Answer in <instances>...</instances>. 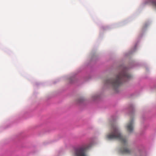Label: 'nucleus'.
<instances>
[{
	"instance_id": "obj_3",
	"label": "nucleus",
	"mask_w": 156,
	"mask_h": 156,
	"mask_svg": "<svg viewBox=\"0 0 156 156\" xmlns=\"http://www.w3.org/2000/svg\"><path fill=\"white\" fill-rule=\"evenodd\" d=\"M92 146V144L81 146L75 148L73 154V156H88L87 150Z\"/></svg>"
},
{
	"instance_id": "obj_2",
	"label": "nucleus",
	"mask_w": 156,
	"mask_h": 156,
	"mask_svg": "<svg viewBox=\"0 0 156 156\" xmlns=\"http://www.w3.org/2000/svg\"><path fill=\"white\" fill-rule=\"evenodd\" d=\"M131 77V76L127 73L126 69L124 68L122 71L116 76L115 79H108L106 80L105 83L112 85L114 90L117 92L119 87L124 82L130 79Z\"/></svg>"
},
{
	"instance_id": "obj_1",
	"label": "nucleus",
	"mask_w": 156,
	"mask_h": 156,
	"mask_svg": "<svg viewBox=\"0 0 156 156\" xmlns=\"http://www.w3.org/2000/svg\"><path fill=\"white\" fill-rule=\"evenodd\" d=\"M106 138L108 140L117 139L120 141L122 144V147L120 149L122 154H129L131 153L132 151L128 147L126 139L122 135L116 125H112L111 131L107 134Z\"/></svg>"
},
{
	"instance_id": "obj_5",
	"label": "nucleus",
	"mask_w": 156,
	"mask_h": 156,
	"mask_svg": "<svg viewBox=\"0 0 156 156\" xmlns=\"http://www.w3.org/2000/svg\"><path fill=\"white\" fill-rule=\"evenodd\" d=\"M146 4L151 5L156 8V0H148Z\"/></svg>"
},
{
	"instance_id": "obj_4",
	"label": "nucleus",
	"mask_w": 156,
	"mask_h": 156,
	"mask_svg": "<svg viewBox=\"0 0 156 156\" xmlns=\"http://www.w3.org/2000/svg\"><path fill=\"white\" fill-rule=\"evenodd\" d=\"M126 128L129 132H132L133 129V120H131L127 125Z\"/></svg>"
}]
</instances>
